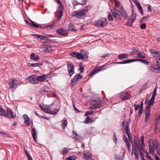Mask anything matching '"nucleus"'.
Listing matches in <instances>:
<instances>
[{
  "label": "nucleus",
  "instance_id": "1",
  "mask_svg": "<svg viewBox=\"0 0 160 160\" xmlns=\"http://www.w3.org/2000/svg\"><path fill=\"white\" fill-rule=\"evenodd\" d=\"M134 143L132 145V152L135 154V158H138V151L140 153V141H133Z\"/></svg>",
  "mask_w": 160,
  "mask_h": 160
},
{
  "label": "nucleus",
  "instance_id": "2",
  "mask_svg": "<svg viewBox=\"0 0 160 160\" xmlns=\"http://www.w3.org/2000/svg\"><path fill=\"white\" fill-rule=\"evenodd\" d=\"M149 152L151 154H153L154 153L155 148H157L158 147V143L157 141H149Z\"/></svg>",
  "mask_w": 160,
  "mask_h": 160
},
{
  "label": "nucleus",
  "instance_id": "3",
  "mask_svg": "<svg viewBox=\"0 0 160 160\" xmlns=\"http://www.w3.org/2000/svg\"><path fill=\"white\" fill-rule=\"evenodd\" d=\"M108 22L107 19L102 18L97 21L95 24V26L97 27H103L107 25Z\"/></svg>",
  "mask_w": 160,
  "mask_h": 160
},
{
  "label": "nucleus",
  "instance_id": "4",
  "mask_svg": "<svg viewBox=\"0 0 160 160\" xmlns=\"http://www.w3.org/2000/svg\"><path fill=\"white\" fill-rule=\"evenodd\" d=\"M130 121L128 120L125 122H123L122 123L123 125H125V130L126 134L128 137V140H132V138L131 135L130 130L129 129V125L130 123Z\"/></svg>",
  "mask_w": 160,
  "mask_h": 160
},
{
  "label": "nucleus",
  "instance_id": "5",
  "mask_svg": "<svg viewBox=\"0 0 160 160\" xmlns=\"http://www.w3.org/2000/svg\"><path fill=\"white\" fill-rule=\"evenodd\" d=\"M90 103L92 105L95 106L96 108H97L101 107L102 106V102L97 97L93 98L91 101Z\"/></svg>",
  "mask_w": 160,
  "mask_h": 160
},
{
  "label": "nucleus",
  "instance_id": "6",
  "mask_svg": "<svg viewBox=\"0 0 160 160\" xmlns=\"http://www.w3.org/2000/svg\"><path fill=\"white\" fill-rule=\"evenodd\" d=\"M4 115L3 116H4L6 118H15L16 115L15 114H13V112L9 108H7V112L5 111V112L4 113Z\"/></svg>",
  "mask_w": 160,
  "mask_h": 160
},
{
  "label": "nucleus",
  "instance_id": "7",
  "mask_svg": "<svg viewBox=\"0 0 160 160\" xmlns=\"http://www.w3.org/2000/svg\"><path fill=\"white\" fill-rule=\"evenodd\" d=\"M118 4H117V6L120 11V15H121V18L122 17L125 19H127L128 17L127 13L125 9L122 6H120V8H119Z\"/></svg>",
  "mask_w": 160,
  "mask_h": 160
},
{
  "label": "nucleus",
  "instance_id": "8",
  "mask_svg": "<svg viewBox=\"0 0 160 160\" xmlns=\"http://www.w3.org/2000/svg\"><path fill=\"white\" fill-rule=\"evenodd\" d=\"M111 12L114 18L116 19L119 20L121 19V15H120V11L116 9H112Z\"/></svg>",
  "mask_w": 160,
  "mask_h": 160
},
{
  "label": "nucleus",
  "instance_id": "9",
  "mask_svg": "<svg viewBox=\"0 0 160 160\" xmlns=\"http://www.w3.org/2000/svg\"><path fill=\"white\" fill-rule=\"evenodd\" d=\"M82 77L83 76L82 74H79L76 75L71 81V84L73 85L76 84L81 79Z\"/></svg>",
  "mask_w": 160,
  "mask_h": 160
},
{
  "label": "nucleus",
  "instance_id": "10",
  "mask_svg": "<svg viewBox=\"0 0 160 160\" xmlns=\"http://www.w3.org/2000/svg\"><path fill=\"white\" fill-rule=\"evenodd\" d=\"M27 80L32 84H37L38 82H37V76L36 75H32L27 78Z\"/></svg>",
  "mask_w": 160,
  "mask_h": 160
},
{
  "label": "nucleus",
  "instance_id": "11",
  "mask_svg": "<svg viewBox=\"0 0 160 160\" xmlns=\"http://www.w3.org/2000/svg\"><path fill=\"white\" fill-rule=\"evenodd\" d=\"M136 15L133 13L132 12V14L130 18L128 20L126 23V25L127 26H130L132 25V23L134 21L136 18Z\"/></svg>",
  "mask_w": 160,
  "mask_h": 160
},
{
  "label": "nucleus",
  "instance_id": "12",
  "mask_svg": "<svg viewBox=\"0 0 160 160\" xmlns=\"http://www.w3.org/2000/svg\"><path fill=\"white\" fill-rule=\"evenodd\" d=\"M15 81L16 80L13 79L9 82L8 84L9 88H13L14 89H16L18 87V84L17 82H15Z\"/></svg>",
  "mask_w": 160,
  "mask_h": 160
},
{
  "label": "nucleus",
  "instance_id": "13",
  "mask_svg": "<svg viewBox=\"0 0 160 160\" xmlns=\"http://www.w3.org/2000/svg\"><path fill=\"white\" fill-rule=\"evenodd\" d=\"M74 66L72 64H67V69L68 72L71 77L74 72Z\"/></svg>",
  "mask_w": 160,
  "mask_h": 160
},
{
  "label": "nucleus",
  "instance_id": "14",
  "mask_svg": "<svg viewBox=\"0 0 160 160\" xmlns=\"http://www.w3.org/2000/svg\"><path fill=\"white\" fill-rule=\"evenodd\" d=\"M150 106H147L144 112L145 113V121L147 122L150 116Z\"/></svg>",
  "mask_w": 160,
  "mask_h": 160
},
{
  "label": "nucleus",
  "instance_id": "15",
  "mask_svg": "<svg viewBox=\"0 0 160 160\" xmlns=\"http://www.w3.org/2000/svg\"><path fill=\"white\" fill-rule=\"evenodd\" d=\"M106 69V68H102L101 67L98 68H95L90 73L89 76L90 77H92L94 75L98 72L100 71L105 70Z\"/></svg>",
  "mask_w": 160,
  "mask_h": 160
},
{
  "label": "nucleus",
  "instance_id": "16",
  "mask_svg": "<svg viewBox=\"0 0 160 160\" xmlns=\"http://www.w3.org/2000/svg\"><path fill=\"white\" fill-rule=\"evenodd\" d=\"M85 12L81 10L80 11H77L74 12L72 13V15L73 16L76 17L77 18H79L80 17L83 16L84 15H86Z\"/></svg>",
  "mask_w": 160,
  "mask_h": 160
},
{
  "label": "nucleus",
  "instance_id": "17",
  "mask_svg": "<svg viewBox=\"0 0 160 160\" xmlns=\"http://www.w3.org/2000/svg\"><path fill=\"white\" fill-rule=\"evenodd\" d=\"M130 97V95L127 92H122L120 95V98L122 101L128 99Z\"/></svg>",
  "mask_w": 160,
  "mask_h": 160
},
{
  "label": "nucleus",
  "instance_id": "18",
  "mask_svg": "<svg viewBox=\"0 0 160 160\" xmlns=\"http://www.w3.org/2000/svg\"><path fill=\"white\" fill-rule=\"evenodd\" d=\"M71 55L72 57H75L78 59H82L83 58V55L77 52H72L71 53Z\"/></svg>",
  "mask_w": 160,
  "mask_h": 160
},
{
  "label": "nucleus",
  "instance_id": "19",
  "mask_svg": "<svg viewBox=\"0 0 160 160\" xmlns=\"http://www.w3.org/2000/svg\"><path fill=\"white\" fill-rule=\"evenodd\" d=\"M44 52H49L52 51V47L49 45H43L42 48Z\"/></svg>",
  "mask_w": 160,
  "mask_h": 160
},
{
  "label": "nucleus",
  "instance_id": "20",
  "mask_svg": "<svg viewBox=\"0 0 160 160\" xmlns=\"http://www.w3.org/2000/svg\"><path fill=\"white\" fill-rule=\"evenodd\" d=\"M139 61H140V59H128L124 60L122 62H117V63L119 64H123L131 63L134 62Z\"/></svg>",
  "mask_w": 160,
  "mask_h": 160
},
{
  "label": "nucleus",
  "instance_id": "21",
  "mask_svg": "<svg viewBox=\"0 0 160 160\" xmlns=\"http://www.w3.org/2000/svg\"><path fill=\"white\" fill-rule=\"evenodd\" d=\"M48 75L43 74L42 76H37V82H41L45 80L48 78Z\"/></svg>",
  "mask_w": 160,
  "mask_h": 160
},
{
  "label": "nucleus",
  "instance_id": "22",
  "mask_svg": "<svg viewBox=\"0 0 160 160\" xmlns=\"http://www.w3.org/2000/svg\"><path fill=\"white\" fill-rule=\"evenodd\" d=\"M56 32L57 33L62 35H66L68 33L66 30L62 28L57 29L56 30Z\"/></svg>",
  "mask_w": 160,
  "mask_h": 160
},
{
  "label": "nucleus",
  "instance_id": "23",
  "mask_svg": "<svg viewBox=\"0 0 160 160\" xmlns=\"http://www.w3.org/2000/svg\"><path fill=\"white\" fill-rule=\"evenodd\" d=\"M31 22V26H33L34 27L38 28H43L44 27V25H42L41 24H36V22H35L31 20H30Z\"/></svg>",
  "mask_w": 160,
  "mask_h": 160
},
{
  "label": "nucleus",
  "instance_id": "24",
  "mask_svg": "<svg viewBox=\"0 0 160 160\" xmlns=\"http://www.w3.org/2000/svg\"><path fill=\"white\" fill-rule=\"evenodd\" d=\"M68 30L69 31L76 32L77 30L75 28V27L73 25V24L71 23H70L68 27Z\"/></svg>",
  "mask_w": 160,
  "mask_h": 160
},
{
  "label": "nucleus",
  "instance_id": "25",
  "mask_svg": "<svg viewBox=\"0 0 160 160\" xmlns=\"http://www.w3.org/2000/svg\"><path fill=\"white\" fill-rule=\"evenodd\" d=\"M151 53L153 57H158L160 55V52L156 51L154 49H152L151 50Z\"/></svg>",
  "mask_w": 160,
  "mask_h": 160
},
{
  "label": "nucleus",
  "instance_id": "26",
  "mask_svg": "<svg viewBox=\"0 0 160 160\" xmlns=\"http://www.w3.org/2000/svg\"><path fill=\"white\" fill-rule=\"evenodd\" d=\"M30 58L32 60H34L35 61H37L39 60V57L38 55H36L35 56V53H32L30 55Z\"/></svg>",
  "mask_w": 160,
  "mask_h": 160
},
{
  "label": "nucleus",
  "instance_id": "27",
  "mask_svg": "<svg viewBox=\"0 0 160 160\" xmlns=\"http://www.w3.org/2000/svg\"><path fill=\"white\" fill-rule=\"evenodd\" d=\"M83 156L85 159L88 160L91 158L92 154L90 152L84 153Z\"/></svg>",
  "mask_w": 160,
  "mask_h": 160
},
{
  "label": "nucleus",
  "instance_id": "28",
  "mask_svg": "<svg viewBox=\"0 0 160 160\" xmlns=\"http://www.w3.org/2000/svg\"><path fill=\"white\" fill-rule=\"evenodd\" d=\"M72 136L75 140H78L80 139L79 135L75 131H72Z\"/></svg>",
  "mask_w": 160,
  "mask_h": 160
},
{
  "label": "nucleus",
  "instance_id": "29",
  "mask_svg": "<svg viewBox=\"0 0 160 160\" xmlns=\"http://www.w3.org/2000/svg\"><path fill=\"white\" fill-rule=\"evenodd\" d=\"M128 55L126 53H122L119 55L118 56V58L120 60L126 59L128 58Z\"/></svg>",
  "mask_w": 160,
  "mask_h": 160
},
{
  "label": "nucleus",
  "instance_id": "30",
  "mask_svg": "<svg viewBox=\"0 0 160 160\" xmlns=\"http://www.w3.org/2000/svg\"><path fill=\"white\" fill-rule=\"evenodd\" d=\"M155 98V96H152L151 98L150 99L148 103V104L147 105V106H150H150L151 105H152L153 104L154 102Z\"/></svg>",
  "mask_w": 160,
  "mask_h": 160
},
{
  "label": "nucleus",
  "instance_id": "31",
  "mask_svg": "<svg viewBox=\"0 0 160 160\" xmlns=\"http://www.w3.org/2000/svg\"><path fill=\"white\" fill-rule=\"evenodd\" d=\"M34 36H35L36 37V38L37 39H38L40 41H41L42 40H45L46 39V37L44 36H41L39 35H34L33 34Z\"/></svg>",
  "mask_w": 160,
  "mask_h": 160
},
{
  "label": "nucleus",
  "instance_id": "32",
  "mask_svg": "<svg viewBox=\"0 0 160 160\" xmlns=\"http://www.w3.org/2000/svg\"><path fill=\"white\" fill-rule=\"evenodd\" d=\"M145 58V56H143L141 55V62H142V63L145 64V65H149V62L146 60H144L142 59L144 58Z\"/></svg>",
  "mask_w": 160,
  "mask_h": 160
},
{
  "label": "nucleus",
  "instance_id": "33",
  "mask_svg": "<svg viewBox=\"0 0 160 160\" xmlns=\"http://www.w3.org/2000/svg\"><path fill=\"white\" fill-rule=\"evenodd\" d=\"M43 111L45 112L50 113L51 112V109L48 106H47L44 107L43 109H42Z\"/></svg>",
  "mask_w": 160,
  "mask_h": 160
},
{
  "label": "nucleus",
  "instance_id": "34",
  "mask_svg": "<svg viewBox=\"0 0 160 160\" xmlns=\"http://www.w3.org/2000/svg\"><path fill=\"white\" fill-rule=\"evenodd\" d=\"M132 55L134 54H138V57H140V52L136 48H134L131 52Z\"/></svg>",
  "mask_w": 160,
  "mask_h": 160
},
{
  "label": "nucleus",
  "instance_id": "35",
  "mask_svg": "<svg viewBox=\"0 0 160 160\" xmlns=\"http://www.w3.org/2000/svg\"><path fill=\"white\" fill-rule=\"evenodd\" d=\"M159 68H158V67H157V68L154 66H151L150 67V69L151 71L152 72L155 73H157L159 72Z\"/></svg>",
  "mask_w": 160,
  "mask_h": 160
},
{
  "label": "nucleus",
  "instance_id": "36",
  "mask_svg": "<svg viewBox=\"0 0 160 160\" xmlns=\"http://www.w3.org/2000/svg\"><path fill=\"white\" fill-rule=\"evenodd\" d=\"M32 135L34 140H36V130L34 128H32Z\"/></svg>",
  "mask_w": 160,
  "mask_h": 160
},
{
  "label": "nucleus",
  "instance_id": "37",
  "mask_svg": "<svg viewBox=\"0 0 160 160\" xmlns=\"http://www.w3.org/2000/svg\"><path fill=\"white\" fill-rule=\"evenodd\" d=\"M133 2L136 5L139 11L140 12V3L137 0H133Z\"/></svg>",
  "mask_w": 160,
  "mask_h": 160
},
{
  "label": "nucleus",
  "instance_id": "38",
  "mask_svg": "<svg viewBox=\"0 0 160 160\" xmlns=\"http://www.w3.org/2000/svg\"><path fill=\"white\" fill-rule=\"evenodd\" d=\"M90 7L89 6H86L82 10L84 12L85 14H87L88 10L90 9Z\"/></svg>",
  "mask_w": 160,
  "mask_h": 160
},
{
  "label": "nucleus",
  "instance_id": "39",
  "mask_svg": "<svg viewBox=\"0 0 160 160\" xmlns=\"http://www.w3.org/2000/svg\"><path fill=\"white\" fill-rule=\"evenodd\" d=\"M29 66L30 67H36L37 66H39L41 65V63L39 62L36 63H29Z\"/></svg>",
  "mask_w": 160,
  "mask_h": 160
},
{
  "label": "nucleus",
  "instance_id": "40",
  "mask_svg": "<svg viewBox=\"0 0 160 160\" xmlns=\"http://www.w3.org/2000/svg\"><path fill=\"white\" fill-rule=\"evenodd\" d=\"M92 120L89 117L87 118L84 121V122L85 123H89L91 122Z\"/></svg>",
  "mask_w": 160,
  "mask_h": 160
},
{
  "label": "nucleus",
  "instance_id": "41",
  "mask_svg": "<svg viewBox=\"0 0 160 160\" xmlns=\"http://www.w3.org/2000/svg\"><path fill=\"white\" fill-rule=\"evenodd\" d=\"M68 122L67 120L62 121V126L63 128H65L67 126Z\"/></svg>",
  "mask_w": 160,
  "mask_h": 160
},
{
  "label": "nucleus",
  "instance_id": "42",
  "mask_svg": "<svg viewBox=\"0 0 160 160\" xmlns=\"http://www.w3.org/2000/svg\"><path fill=\"white\" fill-rule=\"evenodd\" d=\"M77 158V157L75 156H72L66 158V160H75Z\"/></svg>",
  "mask_w": 160,
  "mask_h": 160
},
{
  "label": "nucleus",
  "instance_id": "43",
  "mask_svg": "<svg viewBox=\"0 0 160 160\" xmlns=\"http://www.w3.org/2000/svg\"><path fill=\"white\" fill-rule=\"evenodd\" d=\"M69 151V148H64L62 149V154L65 155L67 154Z\"/></svg>",
  "mask_w": 160,
  "mask_h": 160
},
{
  "label": "nucleus",
  "instance_id": "44",
  "mask_svg": "<svg viewBox=\"0 0 160 160\" xmlns=\"http://www.w3.org/2000/svg\"><path fill=\"white\" fill-rule=\"evenodd\" d=\"M59 110L58 109H54L52 111H51L50 114H52L53 115H56L58 112Z\"/></svg>",
  "mask_w": 160,
  "mask_h": 160
},
{
  "label": "nucleus",
  "instance_id": "45",
  "mask_svg": "<svg viewBox=\"0 0 160 160\" xmlns=\"http://www.w3.org/2000/svg\"><path fill=\"white\" fill-rule=\"evenodd\" d=\"M60 5L58 7V12H63V7L61 3V4H59Z\"/></svg>",
  "mask_w": 160,
  "mask_h": 160
},
{
  "label": "nucleus",
  "instance_id": "46",
  "mask_svg": "<svg viewBox=\"0 0 160 160\" xmlns=\"http://www.w3.org/2000/svg\"><path fill=\"white\" fill-rule=\"evenodd\" d=\"M58 15L57 20L58 21H60V18L62 17L63 12H58Z\"/></svg>",
  "mask_w": 160,
  "mask_h": 160
},
{
  "label": "nucleus",
  "instance_id": "47",
  "mask_svg": "<svg viewBox=\"0 0 160 160\" xmlns=\"http://www.w3.org/2000/svg\"><path fill=\"white\" fill-rule=\"evenodd\" d=\"M30 118L25 120L24 123L27 126H29L30 124Z\"/></svg>",
  "mask_w": 160,
  "mask_h": 160
},
{
  "label": "nucleus",
  "instance_id": "48",
  "mask_svg": "<svg viewBox=\"0 0 160 160\" xmlns=\"http://www.w3.org/2000/svg\"><path fill=\"white\" fill-rule=\"evenodd\" d=\"M93 112L92 111H90L86 112L84 115L85 116H87L89 114H92L93 113Z\"/></svg>",
  "mask_w": 160,
  "mask_h": 160
},
{
  "label": "nucleus",
  "instance_id": "49",
  "mask_svg": "<svg viewBox=\"0 0 160 160\" xmlns=\"http://www.w3.org/2000/svg\"><path fill=\"white\" fill-rule=\"evenodd\" d=\"M5 112V110H3L1 107L0 106V115L3 116L4 114V113Z\"/></svg>",
  "mask_w": 160,
  "mask_h": 160
},
{
  "label": "nucleus",
  "instance_id": "50",
  "mask_svg": "<svg viewBox=\"0 0 160 160\" xmlns=\"http://www.w3.org/2000/svg\"><path fill=\"white\" fill-rule=\"evenodd\" d=\"M108 20L109 21H112L113 18L112 17V14H111L110 13H109L108 16Z\"/></svg>",
  "mask_w": 160,
  "mask_h": 160
},
{
  "label": "nucleus",
  "instance_id": "51",
  "mask_svg": "<svg viewBox=\"0 0 160 160\" xmlns=\"http://www.w3.org/2000/svg\"><path fill=\"white\" fill-rule=\"evenodd\" d=\"M146 24L145 23H143L141 24V29H144L146 28Z\"/></svg>",
  "mask_w": 160,
  "mask_h": 160
},
{
  "label": "nucleus",
  "instance_id": "52",
  "mask_svg": "<svg viewBox=\"0 0 160 160\" xmlns=\"http://www.w3.org/2000/svg\"><path fill=\"white\" fill-rule=\"evenodd\" d=\"M148 19V17L147 16L143 17L141 19V22L147 20Z\"/></svg>",
  "mask_w": 160,
  "mask_h": 160
},
{
  "label": "nucleus",
  "instance_id": "53",
  "mask_svg": "<svg viewBox=\"0 0 160 160\" xmlns=\"http://www.w3.org/2000/svg\"><path fill=\"white\" fill-rule=\"evenodd\" d=\"M125 141V143L128 147V150H129L130 149V145L129 144V141Z\"/></svg>",
  "mask_w": 160,
  "mask_h": 160
},
{
  "label": "nucleus",
  "instance_id": "54",
  "mask_svg": "<svg viewBox=\"0 0 160 160\" xmlns=\"http://www.w3.org/2000/svg\"><path fill=\"white\" fill-rule=\"evenodd\" d=\"M133 107L135 108V111H136L139 107H140V106L139 105H137L136 104H134Z\"/></svg>",
  "mask_w": 160,
  "mask_h": 160
},
{
  "label": "nucleus",
  "instance_id": "55",
  "mask_svg": "<svg viewBox=\"0 0 160 160\" xmlns=\"http://www.w3.org/2000/svg\"><path fill=\"white\" fill-rule=\"evenodd\" d=\"M157 66L158 68H160V59L158 58L157 59Z\"/></svg>",
  "mask_w": 160,
  "mask_h": 160
},
{
  "label": "nucleus",
  "instance_id": "56",
  "mask_svg": "<svg viewBox=\"0 0 160 160\" xmlns=\"http://www.w3.org/2000/svg\"><path fill=\"white\" fill-rule=\"evenodd\" d=\"M87 1V0H82L81 2H80V5L84 6L85 5Z\"/></svg>",
  "mask_w": 160,
  "mask_h": 160
},
{
  "label": "nucleus",
  "instance_id": "57",
  "mask_svg": "<svg viewBox=\"0 0 160 160\" xmlns=\"http://www.w3.org/2000/svg\"><path fill=\"white\" fill-rule=\"evenodd\" d=\"M146 157L147 158L148 160H149L152 158L151 156H150L149 154L148 153V152H146Z\"/></svg>",
  "mask_w": 160,
  "mask_h": 160
},
{
  "label": "nucleus",
  "instance_id": "58",
  "mask_svg": "<svg viewBox=\"0 0 160 160\" xmlns=\"http://www.w3.org/2000/svg\"><path fill=\"white\" fill-rule=\"evenodd\" d=\"M84 68L83 66H81L79 68V70L81 72H83L84 71Z\"/></svg>",
  "mask_w": 160,
  "mask_h": 160
},
{
  "label": "nucleus",
  "instance_id": "59",
  "mask_svg": "<svg viewBox=\"0 0 160 160\" xmlns=\"http://www.w3.org/2000/svg\"><path fill=\"white\" fill-rule=\"evenodd\" d=\"M156 90H157V88L156 87L154 90V91H153V94L152 95V96L155 97V95L156 93Z\"/></svg>",
  "mask_w": 160,
  "mask_h": 160
},
{
  "label": "nucleus",
  "instance_id": "60",
  "mask_svg": "<svg viewBox=\"0 0 160 160\" xmlns=\"http://www.w3.org/2000/svg\"><path fill=\"white\" fill-rule=\"evenodd\" d=\"M73 4L74 5H80V2H77V1H74L73 2Z\"/></svg>",
  "mask_w": 160,
  "mask_h": 160
},
{
  "label": "nucleus",
  "instance_id": "61",
  "mask_svg": "<svg viewBox=\"0 0 160 160\" xmlns=\"http://www.w3.org/2000/svg\"><path fill=\"white\" fill-rule=\"evenodd\" d=\"M23 117L24 119L25 120L28 119H29L30 118L28 116L27 114H24L23 115Z\"/></svg>",
  "mask_w": 160,
  "mask_h": 160
},
{
  "label": "nucleus",
  "instance_id": "62",
  "mask_svg": "<svg viewBox=\"0 0 160 160\" xmlns=\"http://www.w3.org/2000/svg\"><path fill=\"white\" fill-rule=\"evenodd\" d=\"M35 113L37 116H38L40 118H45L44 117H43V116H41L39 115L38 113H37L36 112H35Z\"/></svg>",
  "mask_w": 160,
  "mask_h": 160
},
{
  "label": "nucleus",
  "instance_id": "63",
  "mask_svg": "<svg viewBox=\"0 0 160 160\" xmlns=\"http://www.w3.org/2000/svg\"><path fill=\"white\" fill-rule=\"evenodd\" d=\"M116 160H122V159L121 158V156H116Z\"/></svg>",
  "mask_w": 160,
  "mask_h": 160
},
{
  "label": "nucleus",
  "instance_id": "64",
  "mask_svg": "<svg viewBox=\"0 0 160 160\" xmlns=\"http://www.w3.org/2000/svg\"><path fill=\"white\" fill-rule=\"evenodd\" d=\"M156 119L157 120H159L160 119V114L156 117Z\"/></svg>",
  "mask_w": 160,
  "mask_h": 160
}]
</instances>
